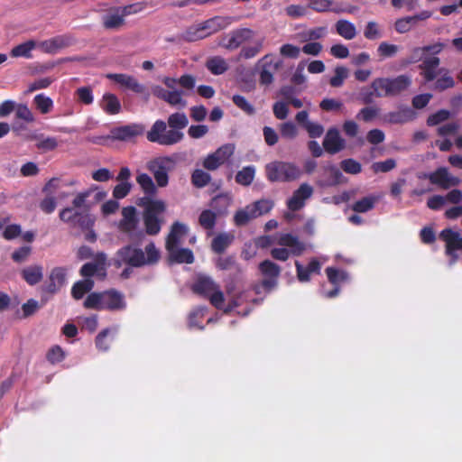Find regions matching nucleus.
<instances>
[{
	"label": "nucleus",
	"mask_w": 462,
	"mask_h": 462,
	"mask_svg": "<svg viewBox=\"0 0 462 462\" xmlns=\"http://www.w3.org/2000/svg\"><path fill=\"white\" fill-rule=\"evenodd\" d=\"M189 125V119L184 112H175L168 116L167 123L162 119L156 120L147 132L146 138L151 143L170 146L180 143L184 134L181 132Z\"/></svg>",
	"instance_id": "1"
},
{
	"label": "nucleus",
	"mask_w": 462,
	"mask_h": 462,
	"mask_svg": "<svg viewBox=\"0 0 462 462\" xmlns=\"http://www.w3.org/2000/svg\"><path fill=\"white\" fill-rule=\"evenodd\" d=\"M118 261L132 268L153 265L160 260V251L153 242L145 245L144 251L135 244L122 246L116 252Z\"/></svg>",
	"instance_id": "2"
},
{
	"label": "nucleus",
	"mask_w": 462,
	"mask_h": 462,
	"mask_svg": "<svg viewBox=\"0 0 462 462\" xmlns=\"http://www.w3.org/2000/svg\"><path fill=\"white\" fill-rule=\"evenodd\" d=\"M277 244L282 247L271 249L270 254L274 260L282 262L287 261L291 255L300 256L307 249L306 243L291 233L282 234Z\"/></svg>",
	"instance_id": "3"
},
{
	"label": "nucleus",
	"mask_w": 462,
	"mask_h": 462,
	"mask_svg": "<svg viewBox=\"0 0 462 462\" xmlns=\"http://www.w3.org/2000/svg\"><path fill=\"white\" fill-rule=\"evenodd\" d=\"M143 206L144 207L143 217L145 233L149 236H156L160 233L162 224L159 215L165 211L166 205L162 200L143 198Z\"/></svg>",
	"instance_id": "4"
},
{
	"label": "nucleus",
	"mask_w": 462,
	"mask_h": 462,
	"mask_svg": "<svg viewBox=\"0 0 462 462\" xmlns=\"http://www.w3.org/2000/svg\"><path fill=\"white\" fill-rule=\"evenodd\" d=\"M59 216L61 221L69 224L71 226L88 230L85 238L88 242L93 243L97 240V235L92 229L95 220L88 209L76 211L71 208H65L60 212Z\"/></svg>",
	"instance_id": "5"
},
{
	"label": "nucleus",
	"mask_w": 462,
	"mask_h": 462,
	"mask_svg": "<svg viewBox=\"0 0 462 462\" xmlns=\"http://www.w3.org/2000/svg\"><path fill=\"white\" fill-rule=\"evenodd\" d=\"M268 180L271 182H291L300 178L302 171L293 162L274 161L265 166Z\"/></svg>",
	"instance_id": "6"
},
{
	"label": "nucleus",
	"mask_w": 462,
	"mask_h": 462,
	"mask_svg": "<svg viewBox=\"0 0 462 462\" xmlns=\"http://www.w3.org/2000/svg\"><path fill=\"white\" fill-rule=\"evenodd\" d=\"M191 291L199 296L209 300L217 309L222 310L225 296L218 284L208 276L199 275L191 286Z\"/></svg>",
	"instance_id": "7"
},
{
	"label": "nucleus",
	"mask_w": 462,
	"mask_h": 462,
	"mask_svg": "<svg viewBox=\"0 0 462 462\" xmlns=\"http://www.w3.org/2000/svg\"><path fill=\"white\" fill-rule=\"evenodd\" d=\"M175 161L170 156L156 157L146 163V169L152 174L158 188L168 186L169 173L175 169Z\"/></svg>",
	"instance_id": "8"
},
{
	"label": "nucleus",
	"mask_w": 462,
	"mask_h": 462,
	"mask_svg": "<svg viewBox=\"0 0 462 462\" xmlns=\"http://www.w3.org/2000/svg\"><path fill=\"white\" fill-rule=\"evenodd\" d=\"M121 214L122 218L117 225L118 230L126 234L132 242H140L144 237V234L142 230H137L139 218L136 208L134 206L125 207Z\"/></svg>",
	"instance_id": "9"
},
{
	"label": "nucleus",
	"mask_w": 462,
	"mask_h": 462,
	"mask_svg": "<svg viewBox=\"0 0 462 462\" xmlns=\"http://www.w3.org/2000/svg\"><path fill=\"white\" fill-rule=\"evenodd\" d=\"M258 270L263 279L259 286L255 287L256 293H259V287L263 288L265 291H271L278 285V280L282 273V268L276 263L271 260H263L258 265Z\"/></svg>",
	"instance_id": "10"
},
{
	"label": "nucleus",
	"mask_w": 462,
	"mask_h": 462,
	"mask_svg": "<svg viewBox=\"0 0 462 462\" xmlns=\"http://www.w3.org/2000/svg\"><path fill=\"white\" fill-rule=\"evenodd\" d=\"M108 79L118 84L122 88L131 90L132 92L141 95L145 100L150 97V92L146 86L140 83L136 78L125 73H109L106 76Z\"/></svg>",
	"instance_id": "11"
},
{
	"label": "nucleus",
	"mask_w": 462,
	"mask_h": 462,
	"mask_svg": "<svg viewBox=\"0 0 462 462\" xmlns=\"http://www.w3.org/2000/svg\"><path fill=\"white\" fill-rule=\"evenodd\" d=\"M258 65L261 67L259 83L262 86L268 87L273 82L274 73L282 67V60H275L274 55L269 53L259 60Z\"/></svg>",
	"instance_id": "12"
},
{
	"label": "nucleus",
	"mask_w": 462,
	"mask_h": 462,
	"mask_svg": "<svg viewBox=\"0 0 462 462\" xmlns=\"http://www.w3.org/2000/svg\"><path fill=\"white\" fill-rule=\"evenodd\" d=\"M144 132V126L141 124H130L114 127L110 134L105 137L114 141L133 142L136 137L141 136Z\"/></svg>",
	"instance_id": "13"
},
{
	"label": "nucleus",
	"mask_w": 462,
	"mask_h": 462,
	"mask_svg": "<svg viewBox=\"0 0 462 462\" xmlns=\"http://www.w3.org/2000/svg\"><path fill=\"white\" fill-rule=\"evenodd\" d=\"M417 118V113L408 106L400 105L396 111L384 114L382 120L390 125H404Z\"/></svg>",
	"instance_id": "14"
},
{
	"label": "nucleus",
	"mask_w": 462,
	"mask_h": 462,
	"mask_svg": "<svg viewBox=\"0 0 462 462\" xmlns=\"http://www.w3.org/2000/svg\"><path fill=\"white\" fill-rule=\"evenodd\" d=\"M314 189L309 183H301L292 193V196L287 200V208L291 211H299L306 204V200L313 195Z\"/></svg>",
	"instance_id": "15"
},
{
	"label": "nucleus",
	"mask_w": 462,
	"mask_h": 462,
	"mask_svg": "<svg viewBox=\"0 0 462 462\" xmlns=\"http://www.w3.org/2000/svg\"><path fill=\"white\" fill-rule=\"evenodd\" d=\"M234 153V147L231 144H226L219 147L213 153L208 154L203 161V167L208 171H215L224 164Z\"/></svg>",
	"instance_id": "16"
},
{
	"label": "nucleus",
	"mask_w": 462,
	"mask_h": 462,
	"mask_svg": "<svg viewBox=\"0 0 462 462\" xmlns=\"http://www.w3.org/2000/svg\"><path fill=\"white\" fill-rule=\"evenodd\" d=\"M439 237L446 243V254L452 257L451 263H456L458 258L456 251L462 250V236L451 228H445L440 232Z\"/></svg>",
	"instance_id": "17"
},
{
	"label": "nucleus",
	"mask_w": 462,
	"mask_h": 462,
	"mask_svg": "<svg viewBox=\"0 0 462 462\" xmlns=\"http://www.w3.org/2000/svg\"><path fill=\"white\" fill-rule=\"evenodd\" d=\"M322 146L328 154H336L346 148V141L341 137L339 130L333 126L328 129Z\"/></svg>",
	"instance_id": "18"
},
{
	"label": "nucleus",
	"mask_w": 462,
	"mask_h": 462,
	"mask_svg": "<svg viewBox=\"0 0 462 462\" xmlns=\"http://www.w3.org/2000/svg\"><path fill=\"white\" fill-rule=\"evenodd\" d=\"M459 183V178L450 174L448 169L446 167H439L431 172L430 184L441 189H449L450 188L457 186Z\"/></svg>",
	"instance_id": "19"
},
{
	"label": "nucleus",
	"mask_w": 462,
	"mask_h": 462,
	"mask_svg": "<svg viewBox=\"0 0 462 462\" xmlns=\"http://www.w3.org/2000/svg\"><path fill=\"white\" fill-rule=\"evenodd\" d=\"M308 8L317 12L353 13L356 9L352 6H345L343 3H335L333 0H309Z\"/></svg>",
	"instance_id": "20"
},
{
	"label": "nucleus",
	"mask_w": 462,
	"mask_h": 462,
	"mask_svg": "<svg viewBox=\"0 0 462 462\" xmlns=\"http://www.w3.org/2000/svg\"><path fill=\"white\" fill-rule=\"evenodd\" d=\"M439 65L440 59L438 56H426L419 65L420 74L426 83L433 82L438 78V73L442 68Z\"/></svg>",
	"instance_id": "21"
},
{
	"label": "nucleus",
	"mask_w": 462,
	"mask_h": 462,
	"mask_svg": "<svg viewBox=\"0 0 462 462\" xmlns=\"http://www.w3.org/2000/svg\"><path fill=\"white\" fill-rule=\"evenodd\" d=\"M295 120L308 133L310 138H319L324 133V126L321 124L309 120V113L306 110L298 112Z\"/></svg>",
	"instance_id": "22"
},
{
	"label": "nucleus",
	"mask_w": 462,
	"mask_h": 462,
	"mask_svg": "<svg viewBox=\"0 0 462 462\" xmlns=\"http://www.w3.org/2000/svg\"><path fill=\"white\" fill-rule=\"evenodd\" d=\"M66 275L67 270L64 267H54L50 273L48 283L42 288V291L56 293L65 284Z\"/></svg>",
	"instance_id": "23"
},
{
	"label": "nucleus",
	"mask_w": 462,
	"mask_h": 462,
	"mask_svg": "<svg viewBox=\"0 0 462 462\" xmlns=\"http://www.w3.org/2000/svg\"><path fill=\"white\" fill-rule=\"evenodd\" d=\"M253 35L254 32L249 28L235 30L226 36V42L224 43V46L227 50H236L249 41Z\"/></svg>",
	"instance_id": "24"
},
{
	"label": "nucleus",
	"mask_w": 462,
	"mask_h": 462,
	"mask_svg": "<svg viewBox=\"0 0 462 462\" xmlns=\"http://www.w3.org/2000/svg\"><path fill=\"white\" fill-rule=\"evenodd\" d=\"M391 97H395L401 96L407 91L412 84L411 77L408 74H402L396 77H388Z\"/></svg>",
	"instance_id": "25"
},
{
	"label": "nucleus",
	"mask_w": 462,
	"mask_h": 462,
	"mask_svg": "<svg viewBox=\"0 0 462 462\" xmlns=\"http://www.w3.org/2000/svg\"><path fill=\"white\" fill-rule=\"evenodd\" d=\"M103 297V310H121L126 306L124 295L116 290L104 291Z\"/></svg>",
	"instance_id": "26"
},
{
	"label": "nucleus",
	"mask_w": 462,
	"mask_h": 462,
	"mask_svg": "<svg viewBox=\"0 0 462 462\" xmlns=\"http://www.w3.org/2000/svg\"><path fill=\"white\" fill-rule=\"evenodd\" d=\"M297 278L300 282L310 281L311 274H319L321 264L317 258H312L309 264L304 267L299 261L295 262Z\"/></svg>",
	"instance_id": "27"
},
{
	"label": "nucleus",
	"mask_w": 462,
	"mask_h": 462,
	"mask_svg": "<svg viewBox=\"0 0 462 462\" xmlns=\"http://www.w3.org/2000/svg\"><path fill=\"white\" fill-rule=\"evenodd\" d=\"M232 22L233 18L229 16H214L200 23V24L203 27L204 33L206 32L208 37L226 28Z\"/></svg>",
	"instance_id": "28"
},
{
	"label": "nucleus",
	"mask_w": 462,
	"mask_h": 462,
	"mask_svg": "<svg viewBox=\"0 0 462 462\" xmlns=\"http://www.w3.org/2000/svg\"><path fill=\"white\" fill-rule=\"evenodd\" d=\"M188 227L186 225L176 221L171 226L170 233L166 237L165 247L166 250H171L172 247L179 246L180 239L187 234Z\"/></svg>",
	"instance_id": "29"
},
{
	"label": "nucleus",
	"mask_w": 462,
	"mask_h": 462,
	"mask_svg": "<svg viewBox=\"0 0 462 462\" xmlns=\"http://www.w3.org/2000/svg\"><path fill=\"white\" fill-rule=\"evenodd\" d=\"M162 82L171 90L175 89V86L178 84L181 88L189 91L193 90L196 86V78L191 74H183L179 79L165 77Z\"/></svg>",
	"instance_id": "30"
},
{
	"label": "nucleus",
	"mask_w": 462,
	"mask_h": 462,
	"mask_svg": "<svg viewBox=\"0 0 462 462\" xmlns=\"http://www.w3.org/2000/svg\"><path fill=\"white\" fill-rule=\"evenodd\" d=\"M106 260V254L97 253L96 255L97 263H86L85 264H83L79 271L80 275L87 279H89L90 277H92L98 272L99 265H101V269L103 271L102 275L105 276L106 272H105L104 265H105Z\"/></svg>",
	"instance_id": "31"
},
{
	"label": "nucleus",
	"mask_w": 462,
	"mask_h": 462,
	"mask_svg": "<svg viewBox=\"0 0 462 462\" xmlns=\"http://www.w3.org/2000/svg\"><path fill=\"white\" fill-rule=\"evenodd\" d=\"M456 81L448 68L442 67L438 73V78L434 80V90L443 92L447 89L453 88Z\"/></svg>",
	"instance_id": "32"
},
{
	"label": "nucleus",
	"mask_w": 462,
	"mask_h": 462,
	"mask_svg": "<svg viewBox=\"0 0 462 462\" xmlns=\"http://www.w3.org/2000/svg\"><path fill=\"white\" fill-rule=\"evenodd\" d=\"M21 276L29 285H36L43 278V267L40 264L26 266L21 271Z\"/></svg>",
	"instance_id": "33"
},
{
	"label": "nucleus",
	"mask_w": 462,
	"mask_h": 462,
	"mask_svg": "<svg viewBox=\"0 0 462 462\" xmlns=\"http://www.w3.org/2000/svg\"><path fill=\"white\" fill-rule=\"evenodd\" d=\"M73 39L68 35H59L42 43V48L50 53L56 52L60 49L69 47L72 44Z\"/></svg>",
	"instance_id": "34"
},
{
	"label": "nucleus",
	"mask_w": 462,
	"mask_h": 462,
	"mask_svg": "<svg viewBox=\"0 0 462 462\" xmlns=\"http://www.w3.org/2000/svg\"><path fill=\"white\" fill-rule=\"evenodd\" d=\"M100 107L107 115H117L122 109L120 100L112 93H105L103 95L100 101Z\"/></svg>",
	"instance_id": "35"
},
{
	"label": "nucleus",
	"mask_w": 462,
	"mask_h": 462,
	"mask_svg": "<svg viewBox=\"0 0 462 462\" xmlns=\"http://www.w3.org/2000/svg\"><path fill=\"white\" fill-rule=\"evenodd\" d=\"M169 254V260L176 263H192L194 262L193 252L189 248L172 247L171 250H167Z\"/></svg>",
	"instance_id": "36"
},
{
	"label": "nucleus",
	"mask_w": 462,
	"mask_h": 462,
	"mask_svg": "<svg viewBox=\"0 0 462 462\" xmlns=\"http://www.w3.org/2000/svg\"><path fill=\"white\" fill-rule=\"evenodd\" d=\"M230 205L231 198L226 194H218L215 196L209 203L210 209L216 212L219 217H223L227 214Z\"/></svg>",
	"instance_id": "37"
},
{
	"label": "nucleus",
	"mask_w": 462,
	"mask_h": 462,
	"mask_svg": "<svg viewBox=\"0 0 462 462\" xmlns=\"http://www.w3.org/2000/svg\"><path fill=\"white\" fill-rule=\"evenodd\" d=\"M136 182L145 194V198L150 199L157 194V185L147 173L138 174L136 177Z\"/></svg>",
	"instance_id": "38"
},
{
	"label": "nucleus",
	"mask_w": 462,
	"mask_h": 462,
	"mask_svg": "<svg viewBox=\"0 0 462 462\" xmlns=\"http://www.w3.org/2000/svg\"><path fill=\"white\" fill-rule=\"evenodd\" d=\"M324 171H328L331 174V179L319 180L317 184L319 187H333L342 182L343 174L336 165L328 164L324 167Z\"/></svg>",
	"instance_id": "39"
},
{
	"label": "nucleus",
	"mask_w": 462,
	"mask_h": 462,
	"mask_svg": "<svg viewBox=\"0 0 462 462\" xmlns=\"http://www.w3.org/2000/svg\"><path fill=\"white\" fill-rule=\"evenodd\" d=\"M234 236L227 233H221L216 236L211 243L212 251L216 254H222L232 244Z\"/></svg>",
	"instance_id": "40"
},
{
	"label": "nucleus",
	"mask_w": 462,
	"mask_h": 462,
	"mask_svg": "<svg viewBox=\"0 0 462 462\" xmlns=\"http://www.w3.org/2000/svg\"><path fill=\"white\" fill-rule=\"evenodd\" d=\"M206 68L213 75H222L228 69L226 60L220 56H213L206 61Z\"/></svg>",
	"instance_id": "41"
},
{
	"label": "nucleus",
	"mask_w": 462,
	"mask_h": 462,
	"mask_svg": "<svg viewBox=\"0 0 462 462\" xmlns=\"http://www.w3.org/2000/svg\"><path fill=\"white\" fill-rule=\"evenodd\" d=\"M219 216L211 209H204L199 216V226L208 231H212L217 224V220Z\"/></svg>",
	"instance_id": "42"
},
{
	"label": "nucleus",
	"mask_w": 462,
	"mask_h": 462,
	"mask_svg": "<svg viewBox=\"0 0 462 462\" xmlns=\"http://www.w3.org/2000/svg\"><path fill=\"white\" fill-rule=\"evenodd\" d=\"M207 38L206 32L204 33L203 27L200 23L189 26L180 35V39L191 42Z\"/></svg>",
	"instance_id": "43"
},
{
	"label": "nucleus",
	"mask_w": 462,
	"mask_h": 462,
	"mask_svg": "<svg viewBox=\"0 0 462 462\" xmlns=\"http://www.w3.org/2000/svg\"><path fill=\"white\" fill-rule=\"evenodd\" d=\"M371 88L375 91V97H392L388 77L374 79L371 83Z\"/></svg>",
	"instance_id": "44"
},
{
	"label": "nucleus",
	"mask_w": 462,
	"mask_h": 462,
	"mask_svg": "<svg viewBox=\"0 0 462 462\" xmlns=\"http://www.w3.org/2000/svg\"><path fill=\"white\" fill-rule=\"evenodd\" d=\"M36 42L32 40L27 41L21 44L14 46L11 51L10 55L13 58H26L30 59L32 57V51L35 48Z\"/></svg>",
	"instance_id": "45"
},
{
	"label": "nucleus",
	"mask_w": 462,
	"mask_h": 462,
	"mask_svg": "<svg viewBox=\"0 0 462 462\" xmlns=\"http://www.w3.org/2000/svg\"><path fill=\"white\" fill-rule=\"evenodd\" d=\"M336 31L346 40H352L356 35L355 24L347 20H338L336 23Z\"/></svg>",
	"instance_id": "46"
},
{
	"label": "nucleus",
	"mask_w": 462,
	"mask_h": 462,
	"mask_svg": "<svg viewBox=\"0 0 462 462\" xmlns=\"http://www.w3.org/2000/svg\"><path fill=\"white\" fill-rule=\"evenodd\" d=\"M115 13H108L103 16V26L108 30H116L125 23V19L119 13V8Z\"/></svg>",
	"instance_id": "47"
},
{
	"label": "nucleus",
	"mask_w": 462,
	"mask_h": 462,
	"mask_svg": "<svg viewBox=\"0 0 462 462\" xmlns=\"http://www.w3.org/2000/svg\"><path fill=\"white\" fill-rule=\"evenodd\" d=\"M94 287V282L91 279L79 281L72 286L71 295L74 299L79 300L86 293L89 292Z\"/></svg>",
	"instance_id": "48"
},
{
	"label": "nucleus",
	"mask_w": 462,
	"mask_h": 462,
	"mask_svg": "<svg viewBox=\"0 0 462 462\" xmlns=\"http://www.w3.org/2000/svg\"><path fill=\"white\" fill-rule=\"evenodd\" d=\"M184 95H187V90L183 88L170 90L166 103L171 106L184 108L187 106V100L183 98Z\"/></svg>",
	"instance_id": "49"
},
{
	"label": "nucleus",
	"mask_w": 462,
	"mask_h": 462,
	"mask_svg": "<svg viewBox=\"0 0 462 462\" xmlns=\"http://www.w3.org/2000/svg\"><path fill=\"white\" fill-rule=\"evenodd\" d=\"M254 175L255 167L254 165L245 166L237 171L236 175V182L242 186H249L254 181Z\"/></svg>",
	"instance_id": "50"
},
{
	"label": "nucleus",
	"mask_w": 462,
	"mask_h": 462,
	"mask_svg": "<svg viewBox=\"0 0 462 462\" xmlns=\"http://www.w3.org/2000/svg\"><path fill=\"white\" fill-rule=\"evenodd\" d=\"M377 202V198L374 196H367L364 197L361 199L356 201L352 206L351 208L353 211L356 213H365L370 210H372L375 203Z\"/></svg>",
	"instance_id": "51"
},
{
	"label": "nucleus",
	"mask_w": 462,
	"mask_h": 462,
	"mask_svg": "<svg viewBox=\"0 0 462 462\" xmlns=\"http://www.w3.org/2000/svg\"><path fill=\"white\" fill-rule=\"evenodd\" d=\"M256 218L255 214L252 210L250 205H247L245 208L238 209L234 216L235 225L237 226H245L252 219Z\"/></svg>",
	"instance_id": "52"
},
{
	"label": "nucleus",
	"mask_w": 462,
	"mask_h": 462,
	"mask_svg": "<svg viewBox=\"0 0 462 462\" xmlns=\"http://www.w3.org/2000/svg\"><path fill=\"white\" fill-rule=\"evenodd\" d=\"M326 273L330 283L334 286H340L341 283L348 281V273L346 271L334 267H328Z\"/></svg>",
	"instance_id": "53"
},
{
	"label": "nucleus",
	"mask_w": 462,
	"mask_h": 462,
	"mask_svg": "<svg viewBox=\"0 0 462 462\" xmlns=\"http://www.w3.org/2000/svg\"><path fill=\"white\" fill-rule=\"evenodd\" d=\"M273 206V201L267 199H262L250 204V207L252 208V210L255 214L256 217L269 213Z\"/></svg>",
	"instance_id": "54"
},
{
	"label": "nucleus",
	"mask_w": 462,
	"mask_h": 462,
	"mask_svg": "<svg viewBox=\"0 0 462 462\" xmlns=\"http://www.w3.org/2000/svg\"><path fill=\"white\" fill-rule=\"evenodd\" d=\"M33 103L36 108L42 114H48L53 107V101L51 97H46L44 94H38L33 98Z\"/></svg>",
	"instance_id": "55"
},
{
	"label": "nucleus",
	"mask_w": 462,
	"mask_h": 462,
	"mask_svg": "<svg viewBox=\"0 0 462 462\" xmlns=\"http://www.w3.org/2000/svg\"><path fill=\"white\" fill-rule=\"evenodd\" d=\"M263 47V39L257 40L253 45L244 46L240 51V57L245 60L254 58Z\"/></svg>",
	"instance_id": "56"
},
{
	"label": "nucleus",
	"mask_w": 462,
	"mask_h": 462,
	"mask_svg": "<svg viewBox=\"0 0 462 462\" xmlns=\"http://www.w3.org/2000/svg\"><path fill=\"white\" fill-rule=\"evenodd\" d=\"M211 180V176L208 172L196 169L191 174V183L196 188H204Z\"/></svg>",
	"instance_id": "57"
},
{
	"label": "nucleus",
	"mask_w": 462,
	"mask_h": 462,
	"mask_svg": "<svg viewBox=\"0 0 462 462\" xmlns=\"http://www.w3.org/2000/svg\"><path fill=\"white\" fill-rule=\"evenodd\" d=\"M103 292H92L88 295L83 305L86 309L103 310Z\"/></svg>",
	"instance_id": "58"
},
{
	"label": "nucleus",
	"mask_w": 462,
	"mask_h": 462,
	"mask_svg": "<svg viewBox=\"0 0 462 462\" xmlns=\"http://www.w3.org/2000/svg\"><path fill=\"white\" fill-rule=\"evenodd\" d=\"M111 332L109 328H105L100 331L96 337V346L99 351L106 352L110 348V344L113 340V337L108 338V335Z\"/></svg>",
	"instance_id": "59"
},
{
	"label": "nucleus",
	"mask_w": 462,
	"mask_h": 462,
	"mask_svg": "<svg viewBox=\"0 0 462 462\" xmlns=\"http://www.w3.org/2000/svg\"><path fill=\"white\" fill-rule=\"evenodd\" d=\"M380 108L378 106H365L359 110L356 116V118L359 121H364L366 123L371 122L378 116Z\"/></svg>",
	"instance_id": "60"
},
{
	"label": "nucleus",
	"mask_w": 462,
	"mask_h": 462,
	"mask_svg": "<svg viewBox=\"0 0 462 462\" xmlns=\"http://www.w3.org/2000/svg\"><path fill=\"white\" fill-rule=\"evenodd\" d=\"M65 356V352L59 345L52 346L46 354V359L51 365L60 363Z\"/></svg>",
	"instance_id": "61"
},
{
	"label": "nucleus",
	"mask_w": 462,
	"mask_h": 462,
	"mask_svg": "<svg viewBox=\"0 0 462 462\" xmlns=\"http://www.w3.org/2000/svg\"><path fill=\"white\" fill-rule=\"evenodd\" d=\"M233 103L248 116H253L255 113V108L250 104L246 98L241 95H234L232 97Z\"/></svg>",
	"instance_id": "62"
},
{
	"label": "nucleus",
	"mask_w": 462,
	"mask_h": 462,
	"mask_svg": "<svg viewBox=\"0 0 462 462\" xmlns=\"http://www.w3.org/2000/svg\"><path fill=\"white\" fill-rule=\"evenodd\" d=\"M364 36L368 40H377L383 36L379 24L374 21L366 23L364 30Z\"/></svg>",
	"instance_id": "63"
},
{
	"label": "nucleus",
	"mask_w": 462,
	"mask_h": 462,
	"mask_svg": "<svg viewBox=\"0 0 462 462\" xmlns=\"http://www.w3.org/2000/svg\"><path fill=\"white\" fill-rule=\"evenodd\" d=\"M398 50L399 47L397 45L383 42L377 48V53L381 59H386L393 57L398 52Z\"/></svg>",
	"instance_id": "64"
}]
</instances>
